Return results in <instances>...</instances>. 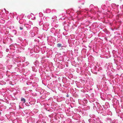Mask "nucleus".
Here are the masks:
<instances>
[{
	"label": "nucleus",
	"instance_id": "obj_1",
	"mask_svg": "<svg viewBox=\"0 0 123 123\" xmlns=\"http://www.w3.org/2000/svg\"><path fill=\"white\" fill-rule=\"evenodd\" d=\"M21 101L23 102V103H24L25 102V99L23 98H22L21 99Z\"/></svg>",
	"mask_w": 123,
	"mask_h": 123
},
{
	"label": "nucleus",
	"instance_id": "obj_2",
	"mask_svg": "<svg viewBox=\"0 0 123 123\" xmlns=\"http://www.w3.org/2000/svg\"><path fill=\"white\" fill-rule=\"evenodd\" d=\"M57 46L58 47H62V44L61 43H58L57 44Z\"/></svg>",
	"mask_w": 123,
	"mask_h": 123
},
{
	"label": "nucleus",
	"instance_id": "obj_3",
	"mask_svg": "<svg viewBox=\"0 0 123 123\" xmlns=\"http://www.w3.org/2000/svg\"><path fill=\"white\" fill-rule=\"evenodd\" d=\"M19 29L20 30H22L23 29V28L22 26H21L19 27Z\"/></svg>",
	"mask_w": 123,
	"mask_h": 123
}]
</instances>
